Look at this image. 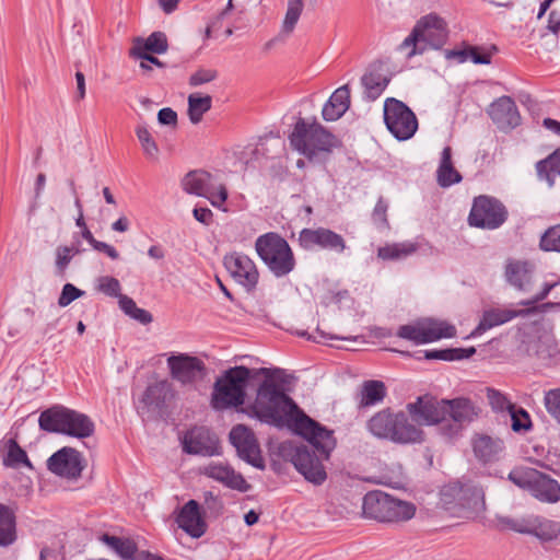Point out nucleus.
Listing matches in <instances>:
<instances>
[{"label":"nucleus","instance_id":"obj_1","mask_svg":"<svg viewBox=\"0 0 560 560\" xmlns=\"http://www.w3.org/2000/svg\"><path fill=\"white\" fill-rule=\"evenodd\" d=\"M254 374H262L267 378L257 389L253 412L261 422L277 428H291L306 439L314 450L304 444L284 441L279 445V453L290 460L307 481L317 486L324 483L327 472L323 462L329 459L337 444L334 431L305 415L294 400L270 380V369L260 368L255 370Z\"/></svg>","mask_w":560,"mask_h":560},{"label":"nucleus","instance_id":"obj_2","mask_svg":"<svg viewBox=\"0 0 560 560\" xmlns=\"http://www.w3.org/2000/svg\"><path fill=\"white\" fill-rule=\"evenodd\" d=\"M366 430L376 439L399 445L424 441L423 430L410 422L406 412H394L390 408L374 413L366 422Z\"/></svg>","mask_w":560,"mask_h":560},{"label":"nucleus","instance_id":"obj_3","mask_svg":"<svg viewBox=\"0 0 560 560\" xmlns=\"http://www.w3.org/2000/svg\"><path fill=\"white\" fill-rule=\"evenodd\" d=\"M39 429L48 433H59L77 439H85L94 433L91 418L62 405L51 406L40 412Z\"/></svg>","mask_w":560,"mask_h":560},{"label":"nucleus","instance_id":"obj_4","mask_svg":"<svg viewBox=\"0 0 560 560\" xmlns=\"http://www.w3.org/2000/svg\"><path fill=\"white\" fill-rule=\"evenodd\" d=\"M255 370L244 365L231 368L213 385L211 406L215 410L238 407L245 402L246 386Z\"/></svg>","mask_w":560,"mask_h":560},{"label":"nucleus","instance_id":"obj_5","mask_svg":"<svg viewBox=\"0 0 560 560\" xmlns=\"http://www.w3.org/2000/svg\"><path fill=\"white\" fill-rule=\"evenodd\" d=\"M255 249L270 272L282 278L294 270L296 261L288 241L276 232H268L257 237Z\"/></svg>","mask_w":560,"mask_h":560},{"label":"nucleus","instance_id":"obj_6","mask_svg":"<svg viewBox=\"0 0 560 560\" xmlns=\"http://www.w3.org/2000/svg\"><path fill=\"white\" fill-rule=\"evenodd\" d=\"M291 145L308 159L318 152H330L336 145V137L315 119L308 122L300 118L290 135Z\"/></svg>","mask_w":560,"mask_h":560},{"label":"nucleus","instance_id":"obj_7","mask_svg":"<svg viewBox=\"0 0 560 560\" xmlns=\"http://www.w3.org/2000/svg\"><path fill=\"white\" fill-rule=\"evenodd\" d=\"M362 510L365 517L384 523L408 521L416 513L412 503L398 500L383 491L368 492L363 498Z\"/></svg>","mask_w":560,"mask_h":560},{"label":"nucleus","instance_id":"obj_8","mask_svg":"<svg viewBox=\"0 0 560 560\" xmlns=\"http://www.w3.org/2000/svg\"><path fill=\"white\" fill-rule=\"evenodd\" d=\"M508 478L542 503L553 504L560 501V483L542 471L520 466L512 469Z\"/></svg>","mask_w":560,"mask_h":560},{"label":"nucleus","instance_id":"obj_9","mask_svg":"<svg viewBox=\"0 0 560 560\" xmlns=\"http://www.w3.org/2000/svg\"><path fill=\"white\" fill-rule=\"evenodd\" d=\"M182 187L187 194L207 198L213 207L225 210L223 205L229 196L228 189L223 183H217L211 173L190 171L182 179Z\"/></svg>","mask_w":560,"mask_h":560},{"label":"nucleus","instance_id":"obj_10","mask_svg":"<svg viewBox=\"0 0 560 560\" xmlns=\"http://www.w3.org/2000/svg\"><path fill=\"white\" fill-rule=\"evenodd\" d=\"M442 404L445 410L442 435L446 439L458 436L466 425L478 418L480 412V408L466 397L442 399Z\"/></svg>","mask_w":560,"mask_h":560},{"label":"nucleus","instance_id":"obj_11","mask_svg":"<svg viewBox=\"0 0 560 560\" xmlns=\"http://www.w3.org/2000/svg\"><path fill=\"white\" fill-rule=\"evenodd\" d=\"M396 336L419 346L442 338H453L456 336V328L445 322L422 318L411 324L399 326Z\"/></svg>","mask_w":560,"mask_h":560},{"label":"nucleus","instance_id":"obj_12","mask_svg":"<svg viewBox=\"0 0 560 560\" xmlns=\"http://www.w3.org/2000/svg\"><path fill=\"white\" fill-rule=\"evenodd\" d=\"M384 121L388 131L399 141L410 139L418 129L415 113L394 97L386 98L384 103Z\"/></svg>","mask_w":560,"mask_h":560},{"label":"nucleus","instance_id":"obj_13","mask_svg":"<svg viewBox=\"0 0 560 560\" xmlns=\"http://www.w3.org/2000/svg\"><path fill=\"white\" fill-rule=\"evenodd\" d=\"M508 214L506 207L499 199L480 195L474 198L468 223L479 229L495 230L506 221Z\"/></svg>","mask_w":560,"mask_h":560},{"label":"nucleus","instance_id":"obj_14","mask_svg":"<svg viewBox=\"0 0 560 560\" xmlns=\"http://www.w3.org/2000/svg\"><path fill=\"white\" fill-rule=\"evenodd\" d=\"M167 368L171 377L182 386L196 388L205 381L207 366L202 360L187 353L172 354L167 358Z\"/></svg>","mask_w":560,"mask_h":560},{"label":"nucleus","instance_id":"obj_15","mask_svg":"<svg viewBox=\"0 0 560 560\" xmlns=\"http://www.w3.org/2000/svg\"><path fill=\"white\" fill-rule=\"evenodd\" d=\"M298 242L304 250L319 249L339 255L347 249V243L343 236L324 226L315 229L305 228L301 230Z\"/></svg>","mask_w":560,"mask_h":560},{"label":"nucleus","instance_id":"obj_16","mask_svg":"<svg viewBox=\"0 0 560 560\" xmlns=\"http://www.w3.org/2000/svg\"><path fill=\"white\" fill-rule=\"evenodd\" d=\"M406 409L417 424L439 425L442 434V424L445 421L442 399L438 400L430 395L419 396L416 401L407 404Z\"/></svg>","mask_w":560,"mask_h":560},{"label":"nucleus","instance_id":"obj_17","mask_svg":"<svg viewBox=\"0 0 560 560\" xmlns=\"http://www.w3.org/2000/svg\"><path fill=\"white\" fill-rule=\"evenodd\" d=\"M229 438L240 458L256 468L262 469L265 467L259 445L250 429L244 424H237L232 428Z\"/></svg>","mask_w":560,"mask_h":560},{"label":"nucleus","instance_id":"obj_18","mask_svg":"<svg viewBox=\"0 0 560 560\" xmlns=\"http://www.w3.org/2000/svg\"><path fill=\"white\" fill-rule=\"evenodd\" d=\"M223 265L230 276L247 291L256 288L259 272L247 255L237 252L228 254L223 257Z\"/></svg>","mask_w":560,"mask_h":560},{"label":"nucleus","instance_id":"obj_19","mask_svg":"<svg viewBox=\"0 0 560 560\" xmlns=\"http://www.w3.org/2000/svg\"><path fill=\"white\" fill-rule=\"evenodd\" d=\"M47 468L59 477L78 479L84 469L83 458L75 448L65 446L47 459Z\"/></svg>","mask_w":560,"mask_h":560},{"label":"nucleus","instance_id":"obj_20","mask_svg":"<svg viewBox=\"0 0 560 560\" xmlns=\"http://www.w3.org/2000/svg\"><path fill=\"white\" fill-rule=\"evenodd\" d=\"M183 450L188 454L213 456L219 454V439L208 428L195 427L185 434Z\"/></svg>","mask_w":560,"mask_h":560},{"label":"nucleus","instance_id":"obj_21","mask_svg":"<svg viewBox=\"0 0 560 560\" xmlns=\"http://www.w3.org/2000/svg\"><path fill=\"white\" fill-rule=\"evenodd\" d=\"M424 44L434 49H440L448 38L447 23L435 13L422 16L415 25Z\"/></svg>","mask_w":560,"mask_h":560},{"label":"nucleus","instance_id":"obj_22","mask_svg":"<svg viewBox=\"0 0 560 560\" xmlns=\"http://www.w3.org/2000/svg\"><path fill=\"white\" fill-rule=\"evenodd\" d=\"M488 114L501 130H510L521 124V115L515 102L510 96H501L492 102Z\"/></svg>","mask_w":560,"mask_h":560},{"label":"nucleus","instance_id":"obj_23","mask_svg":"<svg viewBox=\"0 0 560 560\" xmlns=\"http://www.w3.org/2000/svg\"><path fill=\"white\" fill-rule=\"evenodd\" d=\"M475 457L482 464L498 462L505 450L502 439L488 434H475L471 440Z\"/></svg>","mask_w":560,"mask_h":560},{"label":"nucleus","instance_id":"obj_24","mask_svg":"<svg viewBox=\"0 0 560 560\" xmlns=\"http://www.w3.org/2000/svg\"><path fill=\"white\" fill-rule=\"evenodd\" d=\"M203 475L240 492H247L252 488L241 474L236 472L231 466L221 463L207 465L203 468Z\"/></svg>","mask_w":560,"mask_h":560},{"label":"nucleus","instance_id":"obj_25","mask_svg":"<svg viewBox=\"0 0 560 560\" xmlns=\"http://www.w3.org/2000/svg\"><path fill=\"white\" fill-rule=\"evenodd\" d=\"M459 503V516L471 517L474 514L485 510V492L482 487L474 481H462Z\"/></svg>","mask_w":560,"mask_h":560},{"label":"nucleus","instance_id":"obj_26","mask_svg":"<svg viewBox=\"0 0 560 560\" xmlns=\"http://www.w3.org/2000/svg\"><path fill=\"white\" fill-rule=\"evenodd\" d=\"M178 526L192 538L201 537L207 530V524L201 516L197 501L189 500L177 516Z\"/></svg>","mask_w":560,"mask_h":560},{"label":"nucleus","instance_id":"obj_27","mask_svg":"<svg viewBox=\"0 0 560 560\" xmlns=\"http://www.w3.org/2000/svg\"><path fill=\"white\" fill-rule=\"evenodd\" d=\"M534 265L527 260H506L504 277L506 282L520 291H526L532 283Z\"/></svg>","mask_w":560,"mask_h":560},{"label":"nucleus","instance_id":"obj_28","mask_svg":"<svg viewBox=\"0 0 560 560\" xmlns=\"http://www.w3.org/2000/svg\"><path fill=\"white\" fill-rule=\"evenodd\" d=\"M532 310H508V308H491L485 311L482 314V318L479 322L478 326L471 331V336L476 337L488 329H491L495 326L503 325L515 317H525L528 316Z\"/></svg>","mask_w":560,"mask_h":560},{"label":"nucleus","instance_id":"obj_29","mask_svg":"<svg viewBox=\"0 0 560 560\" xmlns=\"http://www.w3.org/2000/svg\"><path fill=\"white\" fill-rule=\"evenodd\" d=\"M350 107V90L345 84L338 88L324 104L322 109L323 119L326 121H336L341 118Z\"/></svg>","mask_w":560,"mask_h":560},{"label":"nucleus","instance_id":"obj_30","mask_svg":"<svg viewBox=\"0 0 560 560\" xmlns=\"http://www.w3.org/2000/svg\"><path fill=\"white\" fill-rule=\"evenodd\" d=\"M175 397L173 385L167 380L155 382L147 387L142 402L148 407L163 409Z\"/></svg>","mask_w":560,"mask_h":560},{"label":"nucleus","instance_id":"obj_31","mask_svg":"<svg viewBox=\"0 0 560 560\" xmlns=\"http://www.w3.org/2000/svg\"><path fill=\"white\" fill-rule=\"evenodd\" d=\"M389 79L382 73V65H372L361 78L364 96L368 101H375L381 96Z\"/></svg>","mask_w":560,"mask_h":560},{"label":"nucleus","instance_id":"obj_32","mask_svg":"<svg viewBox=\"0 0 560 560\" xmlns=\"http://www.w3.org/2000/svg\"><path fill=\"white\" fill-rule=\"evenodd\" d=\"M438 183L441 187H450L462 180V175L453 166L452 163V149L445 147L441 154L440 165L436 171Z\"/></svg>","mask_w":560,"mask_h":560},{"label":"nucleus","instance_id":"obj_33","mask_svg":"<svg viewBox=\"0 0 560 560\" xmlns=\"http://www.w3.org/2000/svg\"><path fill=\"white\" fill-rule=\"evenodd\" d=\"M537 176L540 180L547 182L549 187H552L556 177H560V149L555 150L546 159L536 163Z\"/></svg>","mask_w":560,"mask_h":560},{"label":"nucleus","instance_id":"obj_34","mask_svg":"<svg viewBox=\"0 0 560 560\" xmlns=\"http://www.w3.org/2000/svg\"><path fill=\"white\" fill-rule=\"evenodd\" d=\"M15 540V515L9 506L0 503V547H8Z\"/></svg>","mask_w":560,"mask_h":560},{"label":"nucleus","instance_id":"obj_35","mask_svg":"<svg viewBox=\"0 0 560 560\" xmlns=\"http://www.w3.org/2000/svg\"><path fill=\"white\" fill-rule=\"evenodd\" d=\"M386 387L381 381H365L361 389V407L377 405L384 400Z\"/></svg>","mask_w":560,"mask_h":560},{"label":"nucleus","instance_id":"obj_36","mask_svg":"<svg viewBox=\"0 0 560 560\" xmlns=\"http://www.w3.org/2000/svg\"><path fill=\"white\" fill-rule=\"evenodd\" d=\"M559 534L560 523L539 515H535V522L532 526V532L529 535H533L545 541H550L556 539Z\"/></svg>","mask_w":560,"mask_h":560},{"label":"nucleus","instance_id":"obj_37","mask_svg":"<svg viewBox=\"0 0 560 560\" xmlns=\"http://www.w3.org/2000/svg\"><path fill=\"white\" fill-rule=\"evenodd\" d=\"M417 250V245L411 242L394 243L380 247L377 257L383 260H398L412 255Z\"/></svg>","mask_w":560,"mask_h":560},{"label":"nucleus","instance_id":"obj_38","mask_svg":"<svg viewBox=\"0 0 560 560\" xmlns=\"http://www.w3.org/2000/svg\"><path fill=\"white\" fill-rule=\"evenodd\" d=\"M462 490V481H453L445 485L440 492V500L443 508L459 516V503L458 498Z\"/></svg>","mask_w":560,"mask_h":560},{"label":"nucleus","instance_id":"obj_39","mask_svg":"<svg viewBox=\"0 0 560 560\" xmlns=\"http://www.w3.org/2000/svg\"><path fill=\"white\" fill-rule=\"evenodd\" d=\"M212 97L210 95L201 96L197 93L188 96V116L192 124L201 121L203 114L211 109Z\"/></svg>","mask_w":560,"mask_h":560},{"label":"nucleus","instance_id":"obj_40","mask_svg":"<svg viewBox=\"0 0 560 560\" xmlns=\"http://www.w3.org/2000/svg\"><path fill=\"white\" fill-rule=\"evenodd\" d=\"M303 0H288V8L284 20L282 22L280 36L289 37L293 33L303 12Z\"/></svg>","mask_w":560,"mask_h":560},{"label":"nucleus","instance_id":"obj_41","mask_svg":"<svg viewBox=\"0 0 560 560\" xmlns=\"http://www.w3.org/2000/svg\"><path fill=\"white\" fill-rule=\"evenodd\" d=\"M498 522L504 528H509V529L520 533V534L529 535L532 532V526L534 525V522H535V514H527V515L515 516V517L499 516Z\"/></svg>","mask_w":560,"mask_h":560},{"label":"nucleus","instance_id":"obj_42","mask_svg":"<svg viewBox=\"0 0 560 560\" xmlns=\"http://www.w3.org/2000/svg\"><path fill=\"white\" fill-rule=\"evenodd\" d=\"M136 135L145 156L151 160H156L159 156V147L148 128L143 125L137 126Z\"/></svg>","mask_w":560,"mask_h":560},{"label":"nucleus","instance_id":"obj_43","mask_svg":"<svg viewBox=\"0 0 560 560\" xmlns=\"http://www.w3.org/2000/svg\"><path fill=\"white\" fill-rule=\"evenodd\" d=\"M4 464L12 467H15L20 464H23L26 467H32L26 452L18 444L14 439H10L8 441V453L4 459Z\"/></svg>","mask_w":560,"mask_h":560},{"label":"nucleus","instance_id":"obj_44","mask_svg":"<svg viewBox=\"0 0 560 560\" xmlns=\"http://www.w3.org/2000/svg\"><path fill=\"white\" fill-rule=\"evenodd\" d=\"M539 246L545 252L560 253V224L550 226L540 237Z\"/></svg>","mask_w":560,"mask_h":560},{"label":"nucleus","instance_id":"obj_45","mask_svg":"<svg viewBox=\"0 0 560 560\" xmlns=\"http://www.w3.org/2000/svg\"><path fill=\"white\" fill-rule=\"evenodd\" d=\"M140 47L143 51L164 54L168 48L166 35L162 32H153Z\"/></svg>","mask_w":560,"mask_h":560},{"label":"nucleus","instance_id":"obj_46","mask_svg":"<svg viewBox=\"0 0 560 560\" xmlns=\"http://www.w3.org/2000/svg\"><path fill=\"white\" fill-rule=\"evenodd\" d=\"M487 398L492 410L495 412L510 411L515 406L503 393L494 388H487Z\"/></svg>","mask_w":560,"mask_h":560},{"label":"nucleus","instance_id":"obj_47","mask_svg":"<svg viewBox=\"0 0 560 560\" xmlns=\"http://www.w3.org/2000/svg\"><path fill=\"white\" fill-rule=\"evenodd\" d=\"M509 413L514 432L528 431L532 428L530 417L524 408L514 406L513 410H510Z\"/></svg>","mask_w":560,"mask_h":560},{"label":"nucleus","instance_id":"obj_48","mask_svg":"<svg viewBox=\"0 0 560 560\" xmlns=\"http://www.w3.org/2000/svg\"><path fill=\"white\" fill-rule=\"evenodd\" d=\"M422 39L419 34V30L415 26L411 31V33L404 39V42L400 44L399 49L406 50L410 49L407 54L408 58H411L418 54H422L425 49V46H421Z\"/></svg>","mask_w":560,"mask_h":560},{"label":"nucleus","instance_id":"obj_49","mask_svg":"<svg viewBox=\"0 0 560 560\" xmlns=\"http://www.w3.org/2000/svg\"><path fill=\"white\" fill-rule=\"evenodd\" d=\"M544 404L548 415L560 424V388L546 392Z\"/></svg>","mask_w":560,"mask_h":560},{"label":"nucleus","instance_id":"obj_50","mask_svg":"<svg viewBox=\"0 0 560 560\" xmlns=\"http://www.w3.org/2000/svg\"><path fill=\"white\" fill-rule=\"evenodd\" d=\"M96 289L110 298H120L121 285L118 279L110 276H103L97 279Z\"/></svg>","mask_w":560,"mask_h":560},{"label":"nucleus","instance_id":"obj_51","mask_svg":"<svg viewBox=\"0 0 560 560\" xmlns=\"http://www.w3.org/2000/svg\"><path fill=\"white\" fill-rule=\"evenodd\" d=\"M79 248L69 246H58L56 249V266L60 271H63L70 264L72 257L80 254Z\"/></svg>","mask_w":560,"mask_h":560},{"label":"nucleus","instance_id":"obj_52","mask_svg":"<svg viewBox=\"0 0 560 560\" xmlns=\"http://www.w3.org/2000/svg\"><path fill=\"white\" fill-rule=\"evenodd\" d=\"M218 78V71L214 69H198L189 77L190 86H199L209 83Z\"/></svg>","mask_w":560,"mask_h":560},{"label":"nucleus","instance_id":"obj_53","mask_svg":"<svg viewBox=\"0 0 560 560\" xmlns=\"http://www.w3.org/2000/svg\"><path fill=\"white\" fill-rule=\"evenodd\" d=\"M84 291L78 289L71 283H66L62 288L61 294L58 299V304L61 307L68 306L74 300L81 298Z\"/></svg>","mask_w":560,"mask_h":560},{"label":"nucleus","instance_id":"obj_54","mask_svg":"<svg viewBox=\"0 0 560 560\" xmlns=\"http://www.w3.org/2000/svg\"><path fill=\"white\" fill-rule=\"evenodd\" d=\"M536 355L539 359L547 360L553 357L557 352L556 346L553 345L552 340L549 338H540L536 342Z\"/></svg>","mask_w":560,"mask_h":560},{"label":"nucleus","instance_id":"obj_55","mask_svg":"<svg viewBox=\"0 0 560 560\" xmlns=\"http://www.w3.org/2000/svg\"><path fill=\"white\" fill-rule=\"evenodd\" d=\"M387 203L383 198H380L374 207L372 218L375 224H377L381 228L387 226Z\"/></svg>","mask_w":560,"mask_h":560},{"label":"nucleus","instance_id":"obj_56","mask_svg":"<svg viewBox=\"0 0 560 560\" xmlns=\"http://www.w3.org/2000/svg\"><path fill=\"white\" fill-rule=\"evenodd\" d=\"M138 547L136 542L129 538H126L117 549L116 553L124 560H135Z\"/></svg>","mask_w":560,"mask_h":560},{"label":"nucleus","instance_id":"obj_57","mask_svg":"<svg viewBox=\"0 0 560 560\" xmlns=\"http://www.w3.org/2000/svg\"><path fill=\"white\" fill-rule=\"evenodd\" d=\"M158 120L161 125L175 126L177 124V113L170 107H164L159 110Z\"/></svg>","mask_w":560,"mask_h":560},{"label":"nucleus","instance_id":"obj_58","mask_svg":"<svg viewBox=\"0 0 560 560\" xmlns=\"http://www.w3.org/2000/svg\"><path fill=\"white\" fill-rule=\"evenodd\" d=\"M468 58H471L476 65H489L491 62V55L480 52L478 47H468Z\"/></svg>","mask_w":560,"mask_h":560},{"label":"nucleus","instance_id":"obj_59","mask_svg":"<svg viewBox=\"0 0 560 560\" xmlns=\"http://www.w3.org/2000/svg\"><path fill=\"white\" fill-rule=\"evenodd\" d=\"M131 54L141 60L148 61L150 65H155L160 68L165 66L159 58L148 54V51H143L141 47L135 46L131 50Z\"/></svg>","mask_w":560,"mask_h":560},{"label":"nucleus","instance_id":"obj_60","mask_svg":"<svg viewBox=\"0 0 560 560\" xmlns=\"http://www.w3.org/2000/svg\"><path fill=\"white\" fill-rule=\"evenodd\" d=\"M194 218L205 224L210 225L212 223L213 213L209 208L206 207H196L192 211Z\"/></svg>","mask_w":560,"mask_h":560},{"label":"nucleus","instance_id":"obj_61","mask_svg":"<svg viewBox=\"0 0 560 560\" xmlns=\"http://www.w3.org/2000/svg\"><path fill=\"white\" fill-rule=\"evenodd\" d=\"M448 353L452 357V361H459L472 357L476 353V348H448Z\"/></svg>","mask_w":560,"mask_h":560},{"label":"nucleus","instance_id":"obj_62","mask_svg":"<svg viewBox=\"0 0 560 560\" xmlns=\"http://www.w3.org/2000/svg\"><path fill=\"white\" fill-rule=\"evenodd\" d=\"M93 249L106 254L113 260L119 258V253L117 249L105 242L96 241V243L93 245Z\"/></svg>","mask_w":560,"mask_h":560},{"label":"nucleus","instance_id":"obj_63","mask_svg":"<svg viewBox=\"0 0 560 560\" xmlns=\"http://www.w3.org/2000/svg\"><path fill=\"white\" fill-rule=\"evenodd\" d=\"M93 249L106 254L113 260L119 258V253L117 249L105 242L96 241V243L93 245Z\"/></svg>","mask_w":560,"mask_h":560},{"label":"nucleus","instance_id":"obj_64","mask_svg":"<svg viewBox=\"0 0 560 560\" xmlns=\"http://www.w3.org/2000/svg\"><path fill=\"white\" fill-rule=\"evenodd\" d=\"M547 28L557 37L560 36V13L552 10L548 15Z\"/></svg>","mask_w":560,"mask_h":560}]
</instances>
